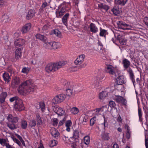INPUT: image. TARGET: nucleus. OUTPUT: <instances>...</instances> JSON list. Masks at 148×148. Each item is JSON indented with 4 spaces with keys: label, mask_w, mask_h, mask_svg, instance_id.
<instances>
[{
    "label": "nucleus",
    "mask_w": 148,
    "mask_h": 148,
    "mask_svg": "<svg viewBox=\"0 0 148 148\" xmlns=\"http://www.w3.org/2000/svg\"><path fill=\"white\" fill-rule=\"evenodd\" d=\"M66 11V8L65 7L58 8L56 12V17L58 18L61 17Z\"/></svg>",
    "instance_id": "423d86ee"
},
{
    "label": "nucleus",
    "mask_w": 148,
    "mask_h": 148,
    "mask_svg": "<svg viewBox=\"0 0 148 148\" xmlns=\"http://www.w3.org/2000/svg\"><path fill=\"white\" fill-rule=\"evenodd\" d=\"M96 119V117H93L90 120V125L91 126H92L95 122Z\"/></svg>",
    "instance_id": "5fc2aeb1"
},
{
    "label": "nucleus",
    "mask_w": 148,
    "mask_h": 148,
    "mask_svg": "<svg viewBox=\"0 0 148 148\" xmlns=\"http://www.w3.org/2000/svg\"><path fill=\"white\" fill-rule=\"evenodd\" d=\"M71 121L68 120L67 121L66 123V127H70L71 126Z\"/></svg>",
    "instance_id": "338daca9"
},
{
    "label": "nucleus",
    "mask_w": 148,
    "mask_h": 148,
    "mask_svg": "<svg viewBox=\"0 0 148 148\" xmlns=\"http://www.w3.org/2000/svg\"><path fill=\"white\" fill-rule=\"evenodd\" d=\"M102 137V139L104 140H108L110 139L109 134L107 133H104Z\"/></svg>",
    "instance_id": "58836bf2"
},
{
    "label": "nucleus",
    "mask_w": 148,
    "mask_h": 148,
    "mask_svg": "<svg viewBox=\"0 0 148 148\" xmlns=\"http://www.w3.org/2000/svg\"><path fill=\"white\" fill-rule=\"evenodd\" d=\"M7 96V93L6 92H2L0 95V97L1 98L4 99H5Z\"/></svg>",
    "instance_id": "bf43d9fd"
},
{
    "label": "nucleus",
    "mask_w": 148,
    "mask_h": 148,
    "mask_svg": "<svg viewBox=\"0 0 148 148\" xmlns=\"http://www.w3.org/2000/svg\"><path fill=\"white\" fill-rule=\"evenodd\" d=\"M31 27V24L29 23H27L23 27L21 31L23 33H25L30 29Z\"/></svg>",
    "instance_id": "dca6fc26"
},
{
    "label": "nucleus",
    "mask_w": 148,
    "mask_h": 148,
    "mask_svg": "<svg viewBox=\"0 0 148 148\" xmlns=\"http://www.w3.org/2000/svg\"><path fill=\"white\" fill-rule=\"evenodd\" d=\"M14 108L16 111H21L25 109L23 102L20 99L16 103H14Z\"/></svg>",
    "instance_id": "f03ea898"
},
{
    "label": "nucleus",
    "mask_w": 148,
    "mask_h": 148,
    "mask_svg": "<svg viewBox=\"0 0 148 148\" xmlns=\"http://www.w3.org/2000/svg\"><path fill=\"white\" fill-rule=\"evenodd\" d=\"M113 12V14L117 16L119 13V11L118 9L117 8H113L111 10Z\"/></svg>",
    "instance_id": "8fccbe9b"
},
{
    "label": "nucleus",
    "mask_w": 148,
    "mask_h": 148,
    "mask_svg": "<svg viewBox=\"0 0 148 148\" xmlns=\"http://www.w3.org/2000/svg\"><path fill=\"white\" fill-rule=\"evenodd\" d=\"M69 16V14L68 13L65 14L62 17V20L63 24L66 26L68 25L67 21Z\"/></svg>",
    "instance_id": "6ab92c4d"
},
{
    "label": "nucleus",
    "mask_w": 148,
    "mask_h": 148,
    "mask_svg": "<svg viewBox=\"0 0 148 148\" xmlns=\"http://www.w3.org/2000/svg\"><path fill=\"white\" fill-rule=\"evenodd\" d=\"M53 33L58 37H60L61 36L60 32L58 29H56L53 30Z\"/></svg>",
    "instance_id": "603ef678"
},
{
    "label": "nucleus",
    "mask_w": 148,
    "mask_h": 148,
    "mask_svg": "<svg viewBox=\"0 0 148 148\" xmlns=\"http://www.w3.org/2000/svg\"><path fill=\"white\" fill-rule=\"evenodd\" d=\"M108 92L104 90L101 92L99 95V98L100 99H102L107 96Z\"/></svg>",
    "instance_id": "bb28decb"
},
{
    "label": "nucleus",
    "mask_w": 148,
    "mask_h": 148,
    "mask_svg": "<svg viewBox=\"0 0 148 148\" xmlns=\"http://www.w3.org/2000/svg\"><path fill=\"white\" fill-rule=\"evenodd\" d=\"M66 98L65 94H62L55 97L52 100V102L54 104H57L62 102Z\"/></svg>",
    "instance_id": "7ed1b4c3"
},
{
    "label": "nucleus",
    "mask_w": 148,
    "mask_h": 148,
    "mask_svg": "<svg viewBox=\"0 0 148 148\" xmlns=\"http://www.w3.org/2000/svg\"><path fill=\"white\" fill-rule=\"evenodd\" d=\"M73 86H71L69 88H67L66 90V94L67 96H71L73 92Z\"/></svg>",
    "instance_id": "c85d7f7f"
},
{
    "label": "nucleus",
    "mask_w": 148,
    "mask_h": 148,
    "mask_svg": "<svg viewBox=\"0 0 148 148\" xmlns=\"http://www.w3.org/2000/svg\"><path fill=\"white\" fill-rule=\"evenodd\" d=\"M48 5V4L46 2H44L41 6L40 8L42 9L46 7Z\"/></svg>",
    "instance_id": "e2e57ef3"
},
{
    "label": "nucleus",
    "mask_w": 148,
    "mask_h": 148,
    "mask_svg": "<svg viewBox=\"0 0 148 148\" xmlns=\"http://www.w3.org/2000/svg\"><path fill=\"white\" fill-rule=\"evenodd\" d=\"M12 139L18 145L20 146L21 145V141H19L16 138L14 137H12Z\"/></svg>",
    "instance_id": "13d9d810"
},
{
    "label": "nucleus",
    "mask_w": 148,
    "mask_h": 148,
    "mask_svg": "<svg viewBox=\"0 0 148 148\" xmlns=\"http://www.w3.org/2000/svg\"><path fill=\"white\" fill-rule=\"evenodd\" d=\"M85 58V56L83 54L78 56L75 61L74 63L77 65L81 64L84 61Z\"/></svg>",
    "instance_id": "6e6552de"
},
{
    "label": "nucleus",
    "mask_w": 148,
    "mask_h": 148,
    "mask_svg": "<svg viewBox=\"0 0 148 148\" xmlns=\"http://www.w3.org/2000/svg\"><path fill=\"white\" fill-rule=\"evenodd\" d=\"M36 119L38 124L41 125L42 124V120L40 116L38 114H36Z\"/></svg>",
    "instance_id": "e433bc0d"
},
{
    "label": "nucleus",
    "mask_w": 148,
    "mask_h": 148,
    "mask_svg": "<svg viewBox=\"0 0 148 148\" xmlns=\"http://www.w3.org/2000/svg\"><path fill=\"white\" fill-rule=\"evenodd\" d=\"M43 46L46 49H52V42H44Z\"/></svg>",
    "instance_id": "393cba45"
},
{
    "label": "nucleus",
    "mask_w": 148,
    "mask_h": 148,
    "mask_svg": "<svg viewBox=\"0 0 148 148\" xmlns=\"http://www.w3.org/2000/svg\"><path fill=\"white\" fill-rule=\"evenodd\" d=\"M53 64H49L45 67V70L48 72H49L51 71L54 72L55 71L54 69Z\"/></svg>",
    "instance_id": "aec40b11"
},
{
    "label": "nucleus",
    "mask_w": 148,
    "mask_h": 148,
    "mask_svg": "<svg viewBox=\"0 0 148 148\" xmlns=\"http://www.w3.org/2000/svg\"><path fill=\"white\" fill-rule=\"evenodd\" d=\"M39 103L40 108H41L42 111L43 112L45 108V103L43 102H40Z\"/></svg>",
    "instance_id": "c03bdc74"
},
{
    "label": "nucleus",
    "mask_w": 148,
    "mask_h": 148,
    "mask_svg": "<svg viewBox=\"0 0 148 148\" xmlns=\"http://www.w3.org/2000/svg\"><path fill=\"white\" fill-rule=\"evenodd\" d=\"M51 135L55 138H58L60 136V133L54 128L51 129Z\"/></svg>",
    "instance_id": "f3484780"
},
{
    "label": "nucleus",
    "mask_w": 148,
    "mask_h": 148,
    "mask_svg": "<svg viewBox=\"0 0 148 148\" xmlns=\"http://www.w3.org/2000/svg\"><path fill=\"white\" fill-rule=\"evenodd\" d=\"M117 26L120 29L123 30L131 29L132 27L131 25L126 24L125 23L119 21L117 23Z\"/></svg>",
    "instance_id": "20e7f679"
},
{
    "label": "nucleus",
    "mask_w": 148,
    "mask_h": 148,
    "mask_svg": "<svg viewBox=\"0 0 148 148\" xmlns=\"http://www.w3.org/2000/svg\"><path fill=\"white\" fill-rule=\"evenodd\" d=\"M128 0H115V3L116 5H119L121 6H124Z\"/></svg>",
    "instance_id": "c756f323"
},
{
    "label": "nucleus",
    "mask_w": 148,
    "mask_h": 148,
    "mask_svg": "<svg viewBox=\"0 0 148 148\" xmlns=\"http://www.w3.org/2000/svg\"><path fill=\"white\" fill-rule=\"evenodd\" d=\"M84 143L88 145L89 144L90 142V137L89 136H86L84 138Z\"/></svg>",
    "instance_id": "c9c22d12"
},
{
    "label": "nucleus",
    "mask_w": 148,
    "mask_h": 148,
    "mask_svg": "<svg viewBox=\"0 0 148 148\" xmlns=\"http://www.w3.org/2000/svg\"><path fill=\"white\" fill-rule=\"evenodd\" d=\"M6 140L4 138H0V144L3 146H6V144H7Z\"/></svg>",
    "instance_id": "de8ad7c7"
},
{
    "label": "nucleus",
    "mask_w": 148,
    "mask_h": 148,
    "mask_svg": "<svg viewBox=\"0 0 148 148\" xmlns=\"http://www.w3.org/2000/svg\"><path fill=\"white\" fill-rule=\"evenodd\" d=\"M3 77L4 80L8 83L10 81V77L8 73H5L3 74Z\"/></svg>",
    "instance_id": "a878e982"
},
{
    "label": "nucleus",
    "mask_w": 148,
    "mask_h": 148,
    "mask_svg": "<svg viewBox=\"0 0 148 148\" xmlns=\"http://www.w3.org/2000/svg\"><path fill=\"white\" fill-rule=\"evenodd\" d=\"M108 32L106 30L102 29L101 28L100 29V32L99 35L101 36L105 37L106 35L107 34Z\"/></svg>",
    "instance_id": "72a5a7b5"
},
{
    "label": "nucleus",
    "mask_w": 148,
    "mask_h": 148,
    "mask_svg": "<svg viewBox=\"0 0 148 148\" xmlns=\"http://www.w3.org/2000/svg\"><path fill=\"white\" fill-rule=\"evenodd\" d=\"M52 49H56L60 48L61 45L60 43L52 41Z\"/></svg>",
    "instance_id": "2f4dec72"
},
{
    "label": "nucleus",
    "mask_w": 148,
    "mask_h": 148,
    "mask_svg": "<svg viewBox=\"0 0 148 148\" xmlns=\"http://www.w3.org/2000/svg\"><path fill=\"white\" fill-rule=\"evenodd\" d=\"M27 126L26 121L25 120H22L21 122V127L23 129H25Z\"/></svg>",
    "instance_id": "a18cd8bd"
},
{
    "label": "nucleus",
    "mask_w": 148,
    "mask_h": 148,
    "mask_svg": "<svg viewBox=\"0 0 148 148\" xmlns=\"http://www.w3.org/2000/svg\"><path fill=\"white\" fill-rule=\"evenodd\" d=\"M2 18L3 21L6 23L9 22L10 20L9 16L7 15H4L3 16Z\"/></svg>",
    "instance_id": "49530a36"
},
{
    "label": "nucleus",
    "mask_w": 148,
    "mask_h": 148,
    "mask_svg": "<svg viewBox=\"0 0 148 148\" xmlns=\"http://www.w3.org/2000/svg\"><path fill=\"white\" fill-rule=\"evenodd\" d=\"M96 114L97 115L99 114V112H102L103 111V109L102 108H97L95 109Z\"/></svg>",
    "instance_id": "6e6d98bb"
},
{
    "label": "nucleus",
    "mask_w": 148,
    "mask_h": 148,
    "mask_svg": "<svg viewBox=\"0 0 148 148\" xmlns=\"http://www.w3.org/2000/svg\"><path fill=\"white\" fill-rule=\"evenodd\" d=\"M138 112L139 117L140 119L142 116L141 109L139 108L138 110Z\"/></svg>",
    "instance_id": "69168bd1"
},
{
    "label": "nucleus",
    "mask_w": 148,
    "mask_h": 148,
    "mask_svg": "<svg viewBox=\"0 0 148 148\" xmlns=\"http://www.w3.org/2000/svg\"><path fill=\"white\" fill-rule=\"evenodd\" d=\"M79 143L78 142L76 141V142L73 143L71 144V147L73 148H78L79 147Z\"/></svg>",
    "instance_id": "864d4df0"
},
{
    "label": "nucleus",
    "mask_w": 148,
    "mask_h": 148,
    "mask_svg": "<svg viewBox=\"0 0 148 148\" xmlns=\"http://www.w3.org/2000/svg\"><path fill=\"white\" fill-rule=\"evenodd\" d=\"M25 40L22 39H19L16 40L14 42L15 46L18 47L23 46L25 43Z\"/></svg>",
    "instance_id": "4468645a"
},
{
    "label": "nucleus",
    "mask_w": 148,
    "mask_h": 148,
    "mask_svg": "<svg viewBox=\"0 0 148 148\" xmlns=\"http://www.w3.org/2000/svg\"><path fill=\"white\" fill-rule=\"evenodd\" d=\"M7 119L9 122L16 123L18 122L19 118L17 116H14L11 114H9L7 117Z\"/></svg>",
    "instance_id": "9b49d317"
},
{
    "label": "nucleus",
    "mask_w": 148,
    "mask_h": 148,
    "mask_svg": "<svg viewBox=\"0 0 148 148\" xmlns=\"http://www.w3.org/2000/svg\"><path fill=\"white\" fill-rule=\"evenodd\" d=\"M73 136L71 138L74 139L75 140H77L78 139L79 136V132L78 130L74 131L73 134Z\"/></svg>",
    "instance_id": "7c9ffc66"
},
{
    "label": "nucleus",
    "mask_w": 148,
    "mask_h": 148,
    "mask_svg": "<svg viewBox=\"0 0 148 148\" xmlns=\"http://www.w3.org/2000/svg\"><path fill=\"white\" fill-rule=\"evenodd\" d=\"M29 70L28 68L26 67H24L23 68L22 72L23 73H27L28 72Z\"/></svg>",
    "instance_id": "680f3d73"
},
{
    "label": "nucleus",
    "mask_w": 148,
    "mask_h": 148,
    "mask_svg": "<svg viewBox=\"0 0 148 148\" xmlns=\"http://www.w3.org/2000/svg\"><path fill=\"white\" fill-rule=\"evenodd\" d=\"M12 123H8L7 124V126L11 130H13L16 128V127L15 125Z\"/></svg>",
    "instance_id": "4c0bfd02"
},
{
    "label": "nucleus",
    "mask_w": 148,
    "mask_h": 148,
    "mask_svg": "<svg viewBox=\"0 0 148 148\" xmlns=\"http://www.w3.org/2000/svg\"><path fill=\"white\" fill-rule=\"evenodd\" d=\"M36 125V121L34 120H31L30 121L29 126L33 128H34Z\"/></svg>",
    "instance_id": "37998d69"
},
{
    "label": "nucleus",
    "mask_w": 148,
    "mask_h": 148,
    "mask_svg": "<svg viewBox=\"0 0 148 148\" xmlns=\"http://www.w3.org/2000/svg\"><path fill=\"white\" fill-rule=\"evenodd\" d=\"M144 21L145 24L148 26V17H145L144 18Z\"/></svg>",
    "instance_id": "774afa93"
},
{
    "label": "nucleus",
    "mask_w": 148,
    "mask_h": 148,
    "mask_svg": "<svg viewBox=\"0 0 148 148\" xmlns=\"http://www.w3.org/2000/svg\"><path fill=\"white\" fill-rule=\"evenodd\" d=\"M88 116L86 115H84V116L82 118V122L84 125L87 122V121L88 119Z\"/></svg>",
    "instance_id": "09e8293b"
},
{
    "label": "nucleus",
    "mask_w": 148,
    "mask_h": 148,
    "mask_svg": "<svg viewBox=\"0 0 148 148\" xmlns=\"http://www.w3.org/2000/svg\"><path fill=\"white\" fill-rule=\"evenodd\" d=\"M130 76V78L132 80V82H133L134 86V83L135 82L134 78V75L133 73V72L132 73H130L129 74Z\"/></svg>",
    "instance_id": "3c124183"
},
{
    "label": "nucleus",
    "mask_w": 148,
    "mask_h": 148,
    "mask_svg": "<svg viewBox=\"0 0 148 148\" xmlns=\"http://www.w3.org/2000/svg\"><path fill=\"white\" fill-rule=\"evenodd\" d=\"M117 39L119 40V42L122 45H125L127 40L124 36L121 35L120 34H118L117 36Z\"/></svg>",
    "instance_id": "ddd939ff"
},
{
    "label": "nucleus",
    "mask_w": 148,
    "mask_h": 148,
    "mask_svg": "<svg viewBox=\"0 0 148 148\" xmlns=\"http://www.w3.org/2000/svg\"><path fill=\"white\" fill-rule=\"evenodd\" d=\"M109 104V106L112 108L114 107L116 105L115 102L112 101H110Z\"/></svg>",
    "instance_id": "052dcab7"
},
{
    "label": "nucleus",
    "mask_w": 148,
    "mask_h": 148,
    "mask_svg": "<svg viewBox=\"0 0 148 148\" xmlns=\"http://www.w3.org/2000/svg\"><path fill=\"white\" fill-rule=\"evenodd\" d=\"M115 101L117 102H121L123 104H125L126 103V100L122 97L120 96H116Z\"/></svg>",
    "instance_id": "5701e85b"
},
{
    "label": "nucleus",
    "mask_w": 148,
    "mask_h": 148,
    "mask_svg": "<svg viewBox=\"0 0 148 148\" xmlns=\"http://www.w3.org/2000/svg\"><path fill=\"white\" fill-rule=\"evenodd\" d=\"M53 110L56 114L60 116L63 115L65 112L64 111L62 108L59 107H54L53 108Z\"/></svg>",
    "instance_id": "9d476101"
},
{
    "label": "nucleus",
    "mask_w": 148,
    "mask_h": 148,
    "mask_svg": "<svg viewBox=\"0 0 148 148\" xmlns=\"http://www.w3.org/2000/svg\"><path fill=\"white\" fill-rule=\"evenodd\" d=\"M125 80L123 75L119 76L116 79L117 84L119 85H122L125 83Z\"/></svg>",
    "instance_id": "2eb2a0df"
},
{
    "label": "nucleus",
    "mask_w": 148,
    "mask_h": 148,
    "mask_svg": "<svg viewBox=\"0 0 148 148\" xmlns=\"http://www.w3.org/2000/svg\"><path fill=\"white\" fill-rule=\"evenodd\" d=\"M122 64L125 69H127L129 68L130 64V61L126 58L123 59L122 61Z\"/></svg>",
    "instance_id": "4be33fe9"
},
{
    "label": "nucleus",
    "mask_w": 148,
    "mask_h": 148,
    "mask_svg": "<svg viewBox=\"0 0 148 148\" xmlns=\"http://www.w3.org/2000/svg\"><path fill=\"white\" fill-rule=\"evenodd\" d=\"M127 129V133L126 135V137L127 138L129 139L131 136V132L130 131L129 127L127 126L126 127Z\"/></svg>",
    "instance_id": "ea45409f"
},
{
    "label": "nucleus",
    "mask_w": 148,
    "mask_h": 148,
    "mask_svg": "<svg viewBox=\"0 0 148 148\" xmlns=\"http://www.w3.org/2000/svg\"><path fill=\"white\" fill-rule=\"evenodd\" d=\"M22 56L21 49V48L17 49L15 51V56L16 60H19L21 58Z\"/></svg>",
    "instance_id": "a211bd4d"
},
{
    "label": "nucleus",
    "mask_w": 148,
    "mask_h": 148,
    "mask_svg": "<svg viewBox=\"0 0 148 148\" xmlns=\"http://www.w3.org/2000/svg\"><path fill=\"white\" fill-rule=\"evenodd\" d=\"M20 81V78L15 76L13 77L11 83V86L13 88H16L19 85Z\"/></svg>",
    "instance_id": "0eeeda50"
},
{
    "label": "nucleus",
    "mask_w": 148,
    "mask_h": 148,
    "mask_svg": "<svg viewBox=\"0 0 148 148\" xmlns=\"http://www.w3.org/2000/svg\"><path fill=\"white\" fill-rule=\"evenodd\" d=\"M115 68L112 65L110 64H107L105 68V71L112 75H116L115 72Z\"/></svg>",
    "instance_id": "39448f33"
},
{
    "label": "nucleus",
    "mask_w": 148,
    "mask_h": 148,
    "mask_svg": "<svg viewBox=\"0 0 148 148\" xmlns=\"http://www.w3.org/2000/svg\"><path fill=\"white\" fill-rule=\"evenodd\" d=\"M90 31L93 33H96L98 32L99 29L97 26L94 23H91L89 26Z\"/></svg>",
    "instance_id": "f8f14e48"
},
{
    "label": "nucleus",
    "mask_w": 148,
    "mask_h": 148,
    "mask_svg": "<svg viewBox=\"0 0 148 148\" xmlns=\"http://www.w3.org/2000/svg\"><path fill=\"white\" fill-rule=\"evenodd\" d=\"M49 27L48 24L45 25L42 28V32H44L45 30L47 29Z\"/></svg>",
    "instance_id": "0e129e2a"
},
{
    "label": "nucleus",
    "mask_w": 148,
    "mask_h": 148,
    "mask_svg": "<svg viewBox=\"0 0 148 148\" xmlns=\"http://www.w3.org/2000/svg\"><path fill=\"white\" fill-rule=\"evenodd\" d=\"M19 99L18 97H14L10 99V101L11 102H13L14 103H16Z\"/></svg>",
    "instance_id": "f704fd0d"
},
{
    "label": "nucleus",
    "mask_w": 148,
    "mask_h": 148,
    "mask_svg": "<svg viewBox=\"0 0 148 148\" xmlns=\"http://www.w3.org/2000/svg\"><path fill=\"white\" fill-rule=\"evenodd\" d=\"M36 86L30 80H26L21 84L19 86L18 90L22 95L29 94L34 91Z\"/></svg>",
    "instance_id": "f257e3e1"
},
{
    "label": "nucleus",
    "mask_w": 148,
    "mask_h": 148,
    "mask_svg": "<svg viewBox=\"0 0 148 148\" xmlns=\"http://www.w3.org/2000/svg\"><path fill=\"white\" fill-rule=\"evenodd\" d=\"M35 14L34 11L32 10H29L26 18L27 20H29L32 18L34 15Z\"/></svg>",
    "instance_id": "b1692460"
},
{
    "label": "nucleus",
    "mask_w": 148,
    "mask_h": 148,
    "mask_svg": "<svg viewBox=\"0 0 148 148\" xmlns=\"http://www.w3.org/2000/svg\"><path fill=\"white\" fill-rule=\"evenodd\" d=\"M65 61H62L53 63L54 69V71H56L58 69L61 68L62 67L64 66L66 64Z\"/></svg>",
    "instance_id": "1a4fd4ad"
},
{
    "label": "nucleus",
    "mask_w": 148,
    "mask_h": 148,
    "mask_svg": "<svg viewBox=\"0 0 148 148\" xmlns=\"http://www.w3.org/2000/svg\"><path fill=\"white\" fill-rule=\"evenodd\" d=\"M98 7L101 10H103L106 12L110 8V7L108 5L101 3L98 4Z\"/></svg>",
    "instance_id": "412c9836"
},
{
    "label": "nucleus",
    "mask_w": 148,
    "mask_h": 148,
    "mask_svg": "<svg viewBox=\"0 0 148 148\" xmlns=\"http://www.w3.org/2000/svg\"><path fill=\"white\" fill-rule=\"evenodd\" d=\"M53 125L54 126H57L58 123V119L57 118H54L53 119Z\"/></svg>",
    "instance_id": "4d7b16f0"
},
{
    "label": "nucleus",
    "mask_w": 148,
    "mask_h": 148,
    "mask_svg": "<svg viewBox=\"0 0 148 148\" xmlns=\"http://www.w3.org/2000/svg\"><path fill=\"white\" fill-rule=\"evenodd\" d=\"M35 36L37 38L41 40L44 42H46L47 40V38L46 36L40 34H37Z\"/></svg>",
    "instance_id": "cd10ccee"
},
{
    "label": "nucleus",
    "mask_w": 148,
    "mask_h": 148,
    "mask_svg": "<svg viewBox=\"0 0 148 148\" xmlns=\"http://www.w3.org/2000/svg\"><path fill=\"white\" fill-rule=\"evenodd\" d=\"M58 143V142L55 140H51L50 143V146L51 147H53L56 145Z\"/></svg>",
    "instance_id": "a19ab883"
},
{
    "label": "nucleus",
    "mask_w": 148,
    "mask_h": 148,
    "mask_svg": "<svg viewBox=\"0 0 148 148\" xmlns=\"http://www.w3.org/2000/svg\"><path fill=\"white\" fill-rule=\"evenodd\" d=\"M71 112L72 113L75 114L78 113L79 110L76 107H73L71 109Z\"/></svg>",
    "instance_id": "79ce46f5"
},
{
    "label": "nucleus",
    "mask_w": 148,
    "mask_h": 148,
    "mask_svg": "<svg viewBox=\"0 0 148 148\" xmlns=\"http://www.w3.org/2000/svg\"><path fill=\"white\" fill-rule=\"evenodd\" d=\"M63 85L65 86L66 88H69L71 86H73L72 84L68 82L66 80H63L62 81Z\"/></svg>",
    "instance_id": "473e14b6"
}]
</instances>
